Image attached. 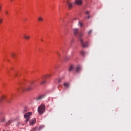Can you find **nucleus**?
Returning a JSON list of instances; mask_svg holds the SVG:
<instances>
[{"label": "nucleus", "mask_w": 131, "mask_h": 131, "mask_svg": "<svg viewBox=\"0 0 131 131\" xmlns=\"http://www.w3.org/2000/svg\"><path fill=\"white\" fill-rule=\"evenodd\" d=\"M6 15H8V11H5Z\"/></svg>", "instance_id": "7c9ffc66"}, {"label": "nucleus", "mask_w": 131, "mask_h": 131, "mask_svg": "<svg viewBox=\"0 0 131 131\" xmlns=\"http://www.w3.org/2000/svg\"><path fill=\"white\" fill-rule=\"evenodd\" d=\"M41 41H43V39H41Z\"/></svg>", "instance_id": "72a5a7b5"}, {"label": "nucleus", "mask_w": 131, "mask_h": 131, "mask_svg": "<svg viewBox=\"0 0 131 131\" xmlns=\"http://www.w3.org/2000/svg\"><path fill=\"white\" fill-rule=\"evenodd\" d=\"M83 32H80V33H79V34L78 35V37L79 38V40H80L81 46L83 47V48H87V47H89V44L88 43V42H83V40L82 39L81 37L83 36Z\"/></svg>", "instance_id": "f03ea898"}, {"label": "nucleus", "mask_w": 131, "mask_h": 131, "mask_svg": "<svg viewBox=\"0 0 131 131\" xmlns=\"http://www.w3.org/2000/svg\"><path fill=\"white\" fill-rule=\"evenodd\" d=\"M57 55H58V56H60V53L57 52Z\"/></svg>", "instance_id": "2f4dec72"}, {"label": "nucleus", "mask_w": 131, "mask_h": 131, "mask_svg": "<svg viewBox=\"0 0 131 131\" xmlns=\"http://www.w3.org/2000/svg\"><path fill=\"white\" fill-rule=\"evenodd\" d=\"M34 84V82H32L31 84L28 86L24 85V84H20L19 87L17 89V91H22V92H28L29 91H32L33 88L32 85Z\"/></svg>", "instance_id": "f257e3e1"}, {"label": "nucleus", "mask_w": 131, "mask_h": 131, "mask_svg": "<svg viewBox=\"0 0 131 131\" xmlns=\"http://www.w3.org/2000/svg\"><path fill=\"white\" fill-rule=\"evenodd\" d=\"M29 119H30V118H26L25 124H27V123L28 122V121H29Z\"/></svg>", "instance_id": "6ab92c4d"}, {"label": "nucleus", "mask_w": 131, "mask_h": 131, "mask_svg": "<svg viewBox=\"0 0 131 131\" xmlns=\"http://www.w3.org/2000/svg\"><path fill=\"white\" fill-rule=\"evenodd\" d=\"M11 1V2H12V1H13V0H10Z\"/></svg>", "instance_id": "e433bc0d"}, {"label": "nucleus", "mask_w": 131, "mask_h": 131, "mask_svg": "<svg viewBox=\"0 0 131 131\" xmlns=\"http://www.w3.org/2000/svg\"><path fill=\"white\" fill-rule=\"evenodd\" d=\"M90 18H91V16H88L87 17V19H90Z\"/></svg>", "instance_id": "c85d7f7f"}, {"label": "nucleus", "mask_w": 131, "mask_h": 131, "mask_svg": "<svg viewBox=\"0 0 131 131\" xmlns=\"http://www.w3.org/2000/svg\"><path fill=\"white\" fill-rule=\"evenodd\" d=\"M3 23V19H0V24Z\"/></svg>", "instance_id": "bb28decb"}, {"label": "nucleus", "mask_w": 131, "mask_h": 131, "mask_svg": "<svg viewBox=\"0 0 131 131\" xmlns=\"http://www.w3.org/2000/svg\"><path fill=\"white\" fill-rule=\"evenodd\" d=\"M15 76H17V74H15Z\"/></svg>", "instance_id": "f704fd0d"}, {"label": "nucleus", "mask_w": 131, "mask_h": 131, "mask_svg": "<svg viewBox=\"0 0 131 131\" xmlns=\"http://www.w3.org/2000/svg\"><path fill=\"white\" fill-rule=\"evenodd\" d=\"M66 4H67V6L68 9H69V10H70V9H71V8H72V7H73V5L72 4V3L71 2H70V1H69V0L67 1Z\"/></svg>", "instance_id": "20e7f679"}, {"label": "nucleus", "mask_w": 131, "mask_h": 131, "mask_svg": "<svg viewBox=\"0 0 131 131\" xmlns=\"http://www.w3.org/2000/svg\"><path fill=\"white\" fill-rule=\"evenodd\" d=\"M37 130V127H35L32 128L30 131H36Z\"/></svg>", "instance_id": "dca6fc26"}, {"label": "nucleus", "mask_w": 131, "mask_h": 131, "mask_svg": "<svg viewBox=\"0 0 131 131\" xmlns=\"http://www.w3.org/2000/svg\"><path fill=\"white\" fill-rule=\"evenodd\" d=\"M86 14L89 15L90 14V11H86Z\"/></svg>", "instance_id": "a878e982"}, {"label": "nucleus", "mask_w": 131, "mask_h": 131, "mask_svg": "<svg viewBox=\"0 0 131 131\" xmlns=\"http://www.w3.org/2000/svg\"><path fill=\"white\" fill-rule=\"evenodd\" d=\"M4 121H5V119H3V120L2 121V122Z\"/></svg>", "instance_id": "473e14b6"}, {"label": "nucleus", "mask_w": 131, "mask_h": 131, "mask_svg": "<svg viewBox=\"0 0 131 131\" xmlns=\"http://www.w3.org/2000/svg\"><path fill=\"white\" fill-rule=\"evenodd\" d=\"M82 0H75V4L78 6H81L82 5Z\"/></svg>", "instance_id": "0eeeda50"}, {"label": "nucleus", "mask_w": 131, "mask_h": 131, "mask_svg": "<svg viewBox=\"0 0 131 131\" xmlns=\"http://www.w3.org/2000/svg\"><path fill=\"white\" fill-rule=\"evenodd\" d=\"M63 85H64V86H65V88H68L69 86V83H64Z\"/></svg>", "instance_id": "a211bd4d"}, {"label": "nucleus", "mask_w": 131, "mask_h": 131, "mask_svg": "<svg viewBox=\"0 0 131 131\" xmlns=\"http://www.w3.org/2000/svg\"><path fill=\"white\" fill-rule=\"evenodd\" d=\"M81 70V67L80 66L77 67L76 69V72H79Z\"/></svg>", "instance_id": "f8f14e48"}, {"label": "nucleus", "mask_w": 131, "mask_h": 131, "mask_svg": "<svg viewBox=\"0 0 131 131\" xmlns=\"http://www.w3.org/2000/svg\"><path fill=\"white\" fill-rule=\"evenodd\" d=\"M73 31L74 32V35H76V36H78V34H79V29L74 28L73 29Z\"/></svg>", "instance_id": "39448f33"}, {"label": "nucleus", "mask_w": 131, "mask_h": 131, "mask_svg": "<svg viewBox=\"0 0 131 131\" xmlns=\"http://www.w3.org/2000/svg\"><path fill=\"white\" fill-rule=\"evenodd\" d=\"M43 98H45V95H40L36 98V100L37 101H40V100H42Z\"/></svg>", "instance_id": "1a4fd4ad"}, {"label": "nucleus", "mask_w": 131, "mask_h": 131, "mask_svg": "<svg viewBox=\"0 0 131 131\" xmlns=\"http://www.w3.org/2000/svg\"><path fill=\"white\" fill-rule=\"evenodd\" d=\"M45 109H46V107L45 105L41 104L38 107V112L39 114H43L45 113Z\"/></svg>", "instance_id": "7ed1b4c3"}, {"label": "nucleus", "mask_w": 131, "mask_h": 131, "mask_svg": "<svg viewBox=\"0 0 131 131\" xmlns=\"http://www.w3.org/2000/svg\"><path fill=\"white\" fill-rule=\"evenodd\" d=\"M27 111H28V108L27 107H25L23 111V113H25Z\"/></svg>", "instance_id": "4468645a"}, {"label": "nucleus", "mask_w": 131, "mask_h": 131, "mask_svg": "<svg viewBox=\"0 0 131 131\" xmlns=\"http://www.w3.org/2000/svg\"><path fill=\"white\" fill-rule=\"evenodd\" d=\"M11 56L12 57V58H15V57H16V54L12 53L11 54Z\"/></svg>", "instance_id": "4be33fe9"}, {"label": "nucleus", "mask_w": 131, "mask_h": 131, "mask_svg": "<svg viewBox=\"0 0 131 131\" xmlns=\"http://www.w3.org/2000/svg\"><path fill=\"white\" fill-rule=\"evenodd\" d=\"M2 10V6L0 5V11Z\"/></svg>", "instance_id": "c756f323"}, {"label": "nucleus", "mask_w": 131, "mask_h": 131, "mask_svg": "<svg viewBox=\"0 0 131 131\" xmlns=\"http://www.w3.org/2000/svg\"><path fill=\"white\" fill-rule=\"evenodd\" d=\"M39 22H43V18L41 16H39L38 18Z\"/></svg>", "instance_id": "ddd939ff"}, {"label": "nucleus", "mask_w": 131, "mask_h": 131, "mask_svg": "<svg viewBox=\"0 0 131 131\" xmlns=\"http://www.w3.org/2000/svg\"><path fill=\"white\" fill-rule=\"evenodd\" d=\"M23 37L24 39H26V40L29 39L30 38V36H27V35H24Z\"/></svg>", "instance_id": "9b49d317"}, {"label": "nucleus", "mask_w": 131, "mask_h": 131, "mask_svg": "<svg viewBox=\"0 0 131 131\" xmlns=\"http://www.w3.org/2000/svg\"><path fill=\"white\" fill-rule=\"evenodd\" d=\"M73 70V66H71L69 68V71H72Z\"/></svg>", "instance_id": "f3484780"}, {"label": "nucleus", "mask_w": 131, "mask_h": 131, "mask_svg": "<svg viewBox=\"0 0 131 131\" xmlns=\"http://www.w3.org/2000/svg\"><path fill=\"white\" fill-rule=\"evenodd\" d=\"M46 80H43V81H42L41 82H40V84H45V83H46Z\"/></svg>", "instance_id": "412c9836"}, {"label": "nucleus", "mask_w": 131, "mask_h": 131, "mask_svg": "<svg viewBox=\"0 0 131 131\" xmlns=\"http://www.w3.org/2000/svg\"><path fill=\"white\" fill-rule=\"evenodd\" d=\"M84 54H85V52L84 51L81 52V55H82V56H84Z\"/></svg>", "instance_id": "5701e85b"}, {"label": "nucleus", "mask_w": 131, "mask_h": 131, "mask_svg": "<svg viewBox=\"0 0 131 131\" xmlns=\"http://www.w3.org/2000/svg\"><path fill=\"white\" fill-rule=\"evenodd\" d=\"M10 123H11V121H9L8 122V124H10Z\"/></svg>", "instance_id": "cd10ccee"}, {"label": "nucleus", "mask_w": 131, "mask_h": 131, "mask_svg": "<svg viewBox=\"0 0 131 131\" xmlns=\"http://www.w3.org/2000/svg\"><path fill=\"white\" fill-rule=\"evenodd\" d=\"M35 123H36V119L35 118L32 119L29 121V124H30V126L34 125Z\"/></svg>", "instance_id": "423d86ee"}, {"label": "nucleus", "mask_w": 131, "mask_h": 131, "mask_svg": "<svg viewBox=\"0 0 131 131\" xmlns=\"http://www.w3.org/2000/svg\"><path fill=\"white\" fill-rule=\"evenodd\" d=\"M92 30L89 31L88 32V34H91L92 33Z\"/></svg>", "instance_id": "b1692460"}, {"label": "nucleus", "mask_w": 131, "mask_h": 131, "mask_svg": "<svg viewBox=\"0 0 131 131\" xmlns=\"http://www.w3.org/2000/svg\"><path fill=\"white\" fill-rule=\"evenodd\" d=\"M3 131H5V130H3Z\"/></svg>", "instance_id": "4c0bfd02"}, {"label": "nucleus", "mask_w": 131, "mask_h": 131, "mask_svg": "<svg viewBox=\"0 0 131 131\" xmlns=\"http://www.w3.org/2000/svg\"><path fill=\"white\" fill-rule=\"evenodd\" d=\"M40 127H39V129H40Z\"/></svg>", "instance_id": "c9c22d12"}, {"label": "nucleus", "mask_w": 131, "mask_h": 131, "mask_svg": "<svg viewBox=\"0 0 131 131\" xmlns=\"http://www.w3.org/2000/svg\"><path fill=\"white\" fill-rule=\"evenodd\" d=\"M6 99H7V96H2L0 98V103L1 102H3V101H5V100H6Z\"/></svg>", "instance_id": "9d476101"}, {"label": "nucleus", "mask_w": 131, "mask_h": 131, "mask_svg": "<svg viewBox=\"0 0 131 131\" xmlns=\"http://www.w3.org/2000/svg\"><path fill=\"white\" fill-rule=\"evenodd\" d=\"M78 25H79V26H80L81 27L83 26V23H82V22H81V21H79Z\"/></svg>", "instance_id": "2eb2a0df"}, {"label": "nucleus", "mask_w": 131, "mask_h": 131, "mask_svg": "<svg viewBox=\"0 0 131 131\" xmlns=\"http://www.w3.org/2000/svg\"><path fill=\"white\" fill-rule=\"evenodd\" d=\"M32 114V112H28V113H26L24 117L25 118H30L29 117V116H30V115H31Z\"/></svg>", "instance_id": "6e6552de"}, {"label": "nucleus", "mask_w": 131, "mask_h": 131, "mask_svg": "<svg viewBox=\"0 0 131 131\" xmlns=\"http://www.w3.org/2000/svg\"><path fill=\"white\" fill-rule=\"evenodd\" d=\"M61 80H62L61 79H58V83H60L61 82Z\"/></svg>", "instance_id": "393cba45"}, {"label": "nucleus", "mask_w": 131, "mask_h": 131, "mask_svg": "<svg viewBox=\"0 0 131 131\" xmlns=\"http://www.w3.org/2000/svg\"><path fill=\"white\" fill-rule=\"evenodd\" d=\"M52 76V74H48L46 75V78H50Z\"/></svg>", "instance_id": "aec40b11"}]
</instances>
